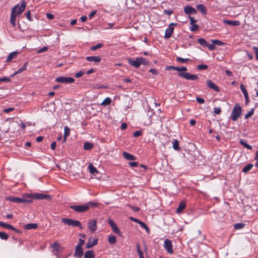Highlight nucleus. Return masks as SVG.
Instances as JSON below:
<instances>
[{
    "instance_id": "17",
    "label": "nucleus",
    "mask_w": 258,
    "mask_h": 258,
    "mask_svg": "<svg viewBox=\"0 0 258 258\" xmlns=\"http://www.w3.org/2000/svg\"><path fill=\"white\" fill-rule=\"evenodd\" d=\"M97 242L98 239L97 238H94L92 240L89 239L86 244V247L87 248H90L93 247L94 245H96L97 244Z\"/></svg>"
},
{
    "instance_id": "41",
    "label": "nucleus",
    "mask_w": 258,
    "mask_h": 258,
    "mask_svg": "<svg viewBox=\"0 0 258 258\" xmlns=\"http://www.w3.org/2000/svg\"><path fill=\"white\" fill-rule=\"evenodd\" d=\"M138 224H139L143 228L145 229L148 233L149 232V229L147 225L144 222L140 220Z\"/></svg>"
},
{
    "instance_id": "35",
    "label": "nucleus",
    "mask_w": 258,
    "mask_h": 258,
    "mask_svg": "<svg viewBox=\"0 0 258 258\" xmlns=\"http://www.w3.org/2000/svg\"><path fill=\"white\" fill-rule=\"evenodd\" d=\"M93 147V144L89 142H86L84 144V148L86 150H91Z\"/></svg>"
},
{
    "instance_id": "25",
    "label": "nucleus",
    "mask_w": 258,
    "mask_h": 258,
    "mask_svg": "<svg viewBox=\"0 0 258 258\" xmlns=\"http://www.w3.org/2000/svg\"><path fill=\"white\" fill-rule=\"evenodd\" d=\"M70 133V129L68 126H65L64 128V135L63 142L66 141L67 137L69 136Z\"/></svg>"
},
{
    "instance_id": "22",
    "label": "nucleus",
    "mask_w": 258,
    "mask_h": 258,
    "mask_svg": "<svg viewBox=\"0 0 258 258\" xmlns=\"http://www.w3.org/2000/svg\"><path fill=\"white\" fill-rule=\"evenodd\" d=\"M186 207V204L185 202L182 201L180 202L178 208L176 209V213H180L182 210L184 209Z\"/></svg>"
},
{
    "instance_id": "51",
    "label": "nucleus",
    "mask_w": 258,
    "mask_h": 258,
    "mask_svg": "<svg viewBox=\"0 0 258 258\" xmlns=\"http://www.w3.org/2000/svg\"><path fill=\"white\" fill-rule=\"evenodd\" d=\"M252 49L254 52L255 55V59L258 60V47L253 46Z\"/></svg>"
},
{
    "instance_id": "15",
    "label": "nucleus",
    "mask_w": 258,
    "mask_h": 258,
    "mask_svg": "<svg viewBox=\"0 0 258 258\" xmlns=\"http://www.w3.org/2000/svg\"><path fill=\"white\" fill-rule=\"evenodd\" d=\"M83 255V250L82 247L76 246L74 256L78 258H81Z\"/></svg>"
},
{
    "instance_id": "16",
    "label": "nucleus",
    "mask_w": 258,
    "mask_h": 258,
    "mask_svg": "<svg viewBox=\"0 0 258 258\" xmlns=\"http://www.w3.org/2000/svg\"><path fill=\"white\" fill-rule=\"evenodd\" d=\"M207 85L209 88L214 90L216 92H218L220 91L219 87L211 80H208L207 81Z\"/></svg>"
},
{
    "instance_id": "4",
    "label": "nucleus",
    "mask_w": 258,
    "mask_h": 258,
    "mask_svg": "<svg viewBox=\"0 0 258 258\" xmlns=\"http://www.w3.org/2000/svg\"><path fill=\"white\" fill-rule=\"evenodd\" d=\"M26 6V3L24 1L22 0L21 2V5L17 4L15 5L12 9L11 12H14V14L20 15L25 10Z\"/></svg>"
},
{
    "instance_id": "37",
    "label": "nucleus",
    "mask_w": 258,
    "mask_h": 258,
    "mask_svg": "<svg viewBox=\"0 0 258 258\" xmlns=\"http://www.w3.org/2000/svg\"><path fill=\"white\" fill-rule=\"evenodd\" d=\"M137 251L139 255V258H144L143 253L140 249V246L139 243L137 244Z\"/></svg>"
},
{
    "instance_id": "44",
    "label": "nucleus",
    "mask_w": 258,
    "mask_h": 258,
    "mask_svg": "<svg viewBox=\"0 0 258 258\" xmlns=\"http://www.w3.org/2000/svg\"><path fill=\"white\" fill-rule=\"evenodd\" d=\"M176 60L177 61L180 62L181 63H185L187 61L189 60V58H183L179 56H177L176 57Z\"/></svg>"
},
{
    "instance_id": "39",
    "label": "nucleus",
    "mask_w": 258,
    "mask_h": 258,
    "mask_svg": "<svg viewBox=\"0 0 258 258\" xmlns=\"http://www.w3.org/2000/svg\"><path fill=\"white\" fill-rule=\"evenodd\" d=\"M27 66L28 62H26L24 63L22 67L18 69V70L17 71V73L20 74L23 71H25L27 69Z\"/></svg>"
},
{
    "instance_id": "63",
    "label": "nucleus",
    "mask_w": 258,
    "mask_h": 258,
    "mask_svg": "<svg viewBox=\"0 0 258 258\" xmlns=\"http://www.w3.org/2000/svg\"><path fill=\"white\" fill-rule=\"evenodd\" d=\"M48 49V47L47 46H44L43 47V48L39 49L38 51H37V53H42V52H43L46 50H47Z\"/></svg>"
},
{
    "instance_id": "38",
    "label": "nucleus",
    "mask_w": 258,
    "mask_h": 258,
    "mask_svg": "<svg viewBox=\"0 0 258 258\" xmlns=\"http://www.w3.org/2000/svg\"><path fill=\"white\" fill-rule=\"evenodd\" d=\"M0 226L7 228V229H11V228H13L12 225L7 224V223H4L2 221H0Z\"/></svg>"
},
{
    "instance_id": "59",
    "label": "nucleus",
    "mask_w": 258,
    "mask_h": 258,
    "mask_svg": "<svg viewBox=\"0 0 258 258\" xmlns=\"http://www.w3.org/2000/svg\"><path fill=\"white\" fill-rule=\"evenodd\" d=\"M188 18L190 20V24L193 25L195 24V23L197 22V20H195L193 17L189 16Z\"/></svg>"
},
{
    "instance_id": "29",
    "label": "nucleus",
    "mask_w": 258,
    "mask_h": 258,
    "mask_svg": "<svg viewBox=\"0 0 258 258\" xmlns=\"http://www.w3.org/2000/svg\"><path fill=\"white\" fill-rule=\"evenodd\" d=\"M253 167V164L251 163H249L246 164L242 169V172L244 173H247L249 171H250Z\"/></svg>"
},
{
    "instance_id": "64",
    "label": "nucleus",
    "mask_w": 258,
    "mask_h": 258,
    "mask_svg": "<svg viewBox=\"0 0 258 258\" xmlns=\"http://www.w3.org/2000/svg\"><path fill=\"white\" fill-rule=\"evenodd\" d=\"M196 101L199 103V104H203L205 102V100L203 98H200V97H197L196 98Z\"/></svg>"
},
{
    "instance_id": "9",
    "label": "nucleus",
    "mask_w": 258,
    "mask_h": 258,
    "mask_svg": "<svg viewBox=\"0 0 258 258\" xmlns=\"http://www.w3.org/2000/svg\"><path fill=\"white\" fill-rule=\"evenodd\" d=\"M172 247L171 241L166 239L164 242V247L168 253L172 254L173 252Z\"/></svg>"
},
{
    "instance_id": "5",
    "label": "nucleus",
    "mask_w": 258,
    "mask_h": 258,
    "mask_svg": "<svg viewBox=\"0 0 258 258\" xmlns=\"http://www.w3.org/2000/svg\"><path fill=\"white\" fill-rule=\"evenodd\" d=\"M61 221L64 224L69 226L78 227L81 229L83 228L81 222L78 220H73L70 218H62Z\"/></svg>"
},
{
    "instance_id": "10",
    "label": "nucleus",
    "mask_w": 258,
    "mask_h": 258,
    "mask_svg": "<svg viewBox=\"0 0 258 258\" xmlns=\"http://www.w3.org/2000/svg\"><path fill=\"white\" fill-rule=\"evenodd\" d=\"M108 224H109L110 226L111 227L112 231L116 234H118V235H121V233L120 232V230L118 228L116 224L113 222V220L111 219L108 220Z\"/></svg>"
},
{
    "instance_id": "36",
    "label": "nucleus",
    "mask_w": 258,
    "mask_h": 258,
    "mask_svg": "<svg viewBox=\"0 0 258 258\" xmlns=\"http://www.w3.org/2000/svg\"><path fill=\"white\" fill-rule=\"evenodd\" d=\"M172 147L175 150H179V142L177 140H174L173 141L172 143Z\"/></svg>"
},
{
    "instance_id": "54",
    "label": "nucleus",
    "mask_w": 258,
    "mask_h": 258,
    "mask_svg": "<svg viewBox=\"0 0 258 258\" xmlns=\"http://www.w3.org/2000/svg\"><path fill=\"white\" fill-rule=\"evenodd\" d=\"M84 73H85L83 71H80L75 74V77L77 78H79L82 77L84 74Z\"/></svg>"
},
{
    "instance_id": "49",
    "label": "nucleus",
    "mask_w": 258,
    "mask_h": 258,
    "mask_svg": "<svg viewBox=\"0 0 258 258\" xmlns=\"http://www.w3.org/2000/svg\"><path fill=\"white\" fill-rule=\"evenodd\" d=\"M11 79L9 77H4L0 78V82H10Z\"/></svg>"
},
{
    "instance_id": "47",
    "label": "nucleus",
    "mask_w": 258,
    "mask_h": 258,
    "mask_svg": "<svg viewBox=\"0 0 258 258\" xmlns=\"http://www.w3.org/2000/svg\"><path fill=\"white\" fill-rule=\"evenodd\" d=\"M0 238L2 239L7 240L9 238V235L5 232H0Z\"/></svg>"
},
{
    "instance_id": "56",
    "label": "nucleus",
    "mask_w": 258,
    "mask_h": 258,
    "mask_svg": "<svg viewBox=\"0 0 258 258\" xmlns=\"http://www.w3.org/2000/svg\"><path fill=\"white\" fill-rule=\"evenodd\" d=\"M142 132L141 131H137L134 133L133 136L134 137H138L141 136Z\"/></svg>"
},
{
    "instance_id": "28",
    "label": "nucleus",
    "mask_w": 258,
    "mask_h": 258,
    "mask_svg": "<svg viewBox=\"0 0 258 258\" xmlns=\"http://www.w3.org/2000/svg\"><path fill=\"white\" fill-rule=\"evenodd\" d=\"M37 227V224L35 223H30L25 225L24 226L25 229L30 230L33 229H36Z\"/></svg>"
},
{
    "instance_id": "26",
    "label": "nucleus",
    "mask_w": 258,
    "mask_h": 258,
    "mask_svg": "<svg viewBox=\"0 0 258 258\" xmlns=\"http://www.w3.org/2000/svg\"><path fill=\"white\" fill-rule=\"evenodd\" d=\"M95 254L93 250H87L84 255V258H94Z\"/></svg>"
},
{
    "instance_id": "14",
    "label": "nucleus",
    "mask_w": 258,
    "mask_h": 258,
    "mask_svg": "<svg viewBox=\"0 0 258 258\" xmlns=\"http://www.w3.org/2000/svg\"><path fill=\"white\" fill-rule=\"evenodd\" d=\"M8 200L12 202L15 203H25V202H29L25 200H23L22 198L15 197H9L8 198Z\"/></svg>"
},
{
    "instance_id": "7",
    "label": "nucleus",
    "mask_w": 258,
    "mask_h": 258,
    "mask_svg": "<svg viewBox=\"0 0 258 258\" xmlns=\"http://www.w3.org/2000/svg\"><path fill=\"white\" fill-rule=\"evenodd\" d=\"M75 81L72 77H59L55 79V82L64 84H71Z\"/></svg>"
},
{
    "instance_id": "52",
    "label": "nucleus",
    "mask_w": 258,
    "mask_h": 258,
    "mask_svg": "<svg viewBox=\"0 0 258 258\" xmlns=\"http://www.w3.org/2000/svg\"><path fill=\"white\" fill-rule=\"evenodd\" d=\"M207 47L209 48V49L210 50H211V51L215 50V48H216V47H215V46L213 42H212V44H209V43H208V46H207Z\"/></svg>"
},
{
    "instance_id": "23",
    "label": "nucleus",
    "mask_w": 258,
    "mask_h": 258,
    "mask_svg": "<svg viewBox=\"0 0 258 258\" xmlns=\"http://www.w3.org/2000/svg\"><path fill=\"white\" fill-rule=\"evenodd\" d=\"M31 194H25V195H23V198H22L23 199V200H25L26 201H30V202H25V203H30L32 202V200L33 199H34V198L33 197L30 196V195Z\"/></svg>"
},
{
    "instance_id": "62",
    "label": "nucleus",
    "mask_w": 258,
    "mask_h": 258,
    "mask_svg": "<svg viewBox=\"0 0 258 258\" xmlns=\"http://www.w3.org/2000/svg\"><path fill=\"white\" fill-rule=\"evenodd\" d=\"M85 244V241L82 239H79V243L76 246H79L81 247H82V246H83Z\"/></svg>"
},
{
    "instance_id": "18",
    "label": "nucleus",
    "mask_w": 258,
    "mask_h": 258,
    "mask_svg": "<svg viewBox=\"0 0 258 258\" xmlns=\"http://www.w3.org/2000/svg\"><path fill=\"white\" fill-rule=\"evenodd\" d=\"M86 60L88 61L99 62L101 60V57L100 56H87L86 57Z\"/></svg>"
},
{
    "instance_id": "11",
    "label": "nucleus",
    "mask_w": 258,
    "mask_h": 258,
    "mask_svg": "<svg viewBox=\"0 0 258 258\" xmlns=\"http://www.w3.org/2000/svg\"><path fill=\"white\" fill-rule=\"evenodd\" d=\"M88 228L91 233H94L97 229V221L96 220H91L88 221Z\"/></svg>"
},
{
    "instance_id": "31",
    "label": "nucleus",
    "mask_w": 258,
    "mask_h": 258,
    "mask_svg": "<svg viewBox=\"0 0 258 258\" xmlns=\"http://www.w3.org/2000/svg\"><path fill=\"white\" fill-rule=\"evenodd\" d=\"M198 42L203 47H207L208 46V42L204 38L198 39Z\"/></svg>"
},
{
    "instance_id": "33",
    "label": "nucleus",
    "mask_w": 258,
    "mask_h": 258,
    "mask_svg": "<svg viewBox=\"0 0 258 258\" xmlns=\"http://www.w3.org/2000/svg\"><path fill=\"white\" fill-rule=\"evenodd\" d=\"M108 242L111 244H114L116 242V236L114 235H110L108 237Z\"/></svg>"
},
{
    "instance_id": "12",
    "label": "nucleus",
    "mask_w": 258,
    "mask_h": 258,
    "mask_svg": "<svg viewBox=\"0 0 258 258\" xmlns=\"http://www.w3.org/2000/svg\"><path fill=\"white\" fill-rule=\"evenodd\" d=\"M184 12L185 14L190 16L191 14H196L197 10L193 7L189 6V5L186 6L184 9Z\"/></svg>"
},
{
    "instance_id": "30",
    "label": "nucleus",
    "mask_w": 258,
    "mask_h": 258,
    "mask_svg": "<svg viewBox=\"0 0 258 258\" xmlns=\"http://www.w3.org/2000/svg\"><path fill=\"white\" fill-rule=\"evenodd\" d=\"M239 143L243 145L245 148H246L248 150H251L252 149V146L248 144L244 140H240L239 141Z\"/></svg>"
},
{
    "instance_id": "34",
    "label": "nucleus",
    "mask_w": 258,
    "mask_h": 258,
    "mask_svg": "<svg viewBox=\"0 0 258 258\" xmlns=\"http://www.w3.org/2000/svg\"><path fill=\"white\" fill-rule=\"evenodd\" d=\"M111 103V99L109 97H107L103 101L101 104L103 106H107L110 105Z\"/></svg>"
},
{
    "instance_id": "55",
    "label": "nucleus",
    "mask_w": 258,
    "mask_h": 258,
    "mask_svg": "<svg viewBox=\"0 0 258 258\" xmlns=\"http://www.w3.org/2000/svg\"><path fill=\"white\" fill-rule=\"evenodd\" d=\"M191 25L192 26L190 29L191 31H195L199 29V26L197 24H193Z\"/></svg>"
},
{
    "instance_id": "27",
    "label": "nucleus",
    "mask_w": 258,
    "mask_h": 258,
    "mask_svg": "<svg viewBox=\"0 0 258 258\" xmlns=\"http://www.w3.org/2000/svg\"><path fill=\"white\" fill-rule=\"evenodd\" d=\"M17 54L18 52L17 51H13L10 53L7 58L6 61L9 62L11 61L12 59L14 58Z\"/></svg>"
},
{
    "instance_id": "21",
    "label": "nucleus",
    "mask_w": 258,
    "mask_h": 258,
    "mask_svg": "<svg viewBox=\"0 0 258 258\" xmlns=\"http://www.w3.org/2000/svg\"><path fill=\"white\" fill-rule=\"evenodd\" d=\"M197 9L198 11H200L203 14H207V9L206 7L203 4H199L197 6Z\"/></svg>"
},
{
    "instance_id": "53",
    "label": "nucleus",
    "mask_w": 258,
    "mask_h": 258,
    "mask_svg": "<svg viewBox=\"0 0 258 258\" xmlns=\"http://www.w3.org/2000/svg\"><path fill=\"white\" fill-rule=\"evenodd\" d=\"M166 69H173L174 70L178 71L180 73V67H176L174 66H168L166 68Z\"/></svg>"
},
{
    "instance_id": "8",
    "label": "nucleus",
    "mask_w": 258,
    "mask_h": 258,
    "mask_svg": "<svg viewBox=\"0 0 258 258\" xmlns=\"http://www.w3.org/2000/svg\"><path fill=\"white\" fill-rule=\"evenodd\" d=\"M177 25L176 23H170L168 28L166 29L165 32L164 38L165 39H168L171 37L172 34L174 31V27L173 26H176Z\"/></svg>"
},
{
    "instance_id": "19",
    "label": "nucleus",
    "mask_w": 258,
    "mask_h": 258,
    "mask_svg": "<svg viewBox=\"0 0 258 258\" xmlns=\"http://www.w3.org/2000/svg\"><path fill=\"white\" fill-rule=\"evenodd\" d=\"M122 154L123 157L126 160H135L136 159V157L135 156L127 152H123Z\"/></svg>"
},
{
    "instance_id": "48",
    "label": "nucleus",
    "mask_w": 258,
    "mask_h": 258,
    "mask_svg": "<svg viewBox=\"0 0 258 258\" xmlns=\"http://www.w3.org/2000/svg\"><path fill=\"white\" fill-rule=\"evenodd\" d=\"M197 69L199 70H204L208 69V66L206 64H200L197 66Z\"/></svg>"
},
{
    "instance_id": "2",
    "label": "nucleus",
    "mask_w": 258,
    "mask_h": 258,
    "mask_svg": "<svg viewBox=\"0 0 258 258\" xmlns=\"http://www.w3.org/2000/svg\"><path fill=\"white\" fill-rule=\"evenodd\" d=\"M128 63L132 66L138 68L141 64H146L148 63V61L146 59L142 57H139L136 58L135 60H132V59H128Z\"/></svg>"
},
{
    "instance_id": "46",
    "label": "nucleus",
    "mask_w": 258,
    "mask_h": 258,
    "mask_svg": "<svg viewBox=\"0 0 258 258\" xmlns=\"http://www.w3.org/2000/svg\"><path fill=\"white\" fill-rule=\"evenodd\" d=\"M254 109H251L247 114L245 115L244 118L245 119H247L249 117H251L254 113Z\"/></svg>"
},
{
    "instance_id": "42",
    "label": "nucleus",
    "mask_w": 258,
    "mask_h": 258,
    "mask_svg": "<svg viewBox=\"0 0 258 258\" xmlns=\"http://www.w3.org/2000/svg\"><path fill=\"white\" fill-rule=\"evenodd\" d=\"M245 226V224L241 223H238L234 225V228L235 229H241Z\"/></svg>"
},
{
    "instance_id": "58",
    "label": "nucleus",
    "mask_w": 258,
    "mask_h": 258,
    "mask_svg": "<svg viewBox=\"0 0 258 258\" xmlns=\"http://www.w3.org/2000/svg\"><path fill=\"white\" fill-rule=\"evenodd\" d=\"M214 112L216 114H219L221 112V108L220 107H215L214 108Z\"/></svg>"
},
{
    "instance_id": "43",
    "label": "nucleus",
    "mask_w": 258,
    "mask_h": 258,
    "mask_svg": "<svg viewBox=\"0 0 258 258\" xmlns=\"http://www.w3.org/2000/svg\"><path fill=\"white\" fill-rule=\"evenodd\" d=\"M52 247L55 251H59L60 244L57 242H54L52 245Z\"/></svg>"
},
{
    "instance_id": "60",
    "label": "nucleus",
    "mask_w": 258,
    "mask_h": 258,
    "mask_svg": "<svg viewBox=\"0 0 258 258\" xmlns=\"http://www.w3.org/2000/svg\"><path fill=\"white\" fill-rule=\"evenodd\" d=\"M14 110V108L13 107H9L8 108H5L3 110V111L6 113H9L11 111H12Z\"/></svg>"
},
{
    "instance_id": "6",
    "label": "nucleus",
    "mask_w": 258,
    "mask_h": 258,
    "mask_svg": "<svg viewBox=\"0 0 258 258\" xmlns=\"http://www.w3.org/2000/svg\"><path fill=\"white\" fill-rule=\"evenodd\" d=\"M178 76L188 80L194 81L199 79L197 75L190 74L189 73L180 72L178 73Z\"/></svg>"
},
{
    "instance_id": "57",
    "label": "nucleus",
    "mask_w": 258,
    "mask_h": 258,
    "mask_svg": "<svg viewBox=\"0 0 258 258\" xmlns=\"http://www.w3.org/2000/svg\"><path fill=\"white\" fill-rule=\"evenodd\" d=\"M26 16L27 18L30 21H32V18L31 16L30 11H28L26 13Z\"/></svg>"
},
{
    "instance_id": "13",
    "label": "nucleus",
    "mask_w": 258,
    "mask_h": 258,
    "mask_svg": "<svg viewBox=\"0 0 258 258\" xmlns=\"http://www.w3.org/2000/svg\"><path fill=\"white\" fill-rule=\"evenodd\" d=\"M30 196L33 197L34 198V199H38V200L50 199V196L49 195L41 194V193H35V194H31L30 195Z\"/></svg>"
},
{
    "instance_id": "40",
    "label": "nucleus",
    "mask_w": 258,
    "mask_h": 258,
    "mask_svg": "<svg viewBox=\"0 0 258 258\" xmlns=\"http://www.w3.org/2000/svg\"><path fill=\"white\" fill-rule=\"evenodd\" d=\"M240 88L242 92L243 93L244 97H247L248 95V92L246 89L244 87V86L243 84H241L240 86Z\"/></svg>"
},
{
    "instance_id": "1",
    "label": "nucleus",
    "mask_w": 258,
    "mask_h": 258,
    "mask_svg": "<svg viewBox=\"0 0 258 258\" xmlns=\"http://www.w3.org/2000/svg\"><path fill=\"white\" fill-rule=\"evenodd\" d=\"M97 206V203L92 202H89L85 205H72L70 207V208L71 209L74 210L76 212L82 213L88 211L90 207H95Z\"/></svg>"
},
{
    "instance_id": "24",
    "label": "nucleus",
    "mask_w": 258,
    "mask_h": 258,
    "mask_svg": "<svg viewBox=\"0 0 258 258\" xmlns=\"http://www.w3.org/2000/svg\"><path fill=\"white\" fill-rule=\"evenodd\" d=\"M224 22L228 25L233 26H239L240 24L238 21L225 20Z\"/></svg>"
},
{
    "instance_id": "3",
    "label": "nucleus",
    "mask_w": 258,
    "mask_h": 258,
    "mask_svg": "<svg viewBox=\"0 0 258 258\" xmlns=\"http://www.w3.org/2000/svg\"><path fill=\"white\" fill-rule=\"evenodd\" d=\"M241 115V107L240 105L237 103L235 105L233 108L232 113L231 114V118L234 121H236L238 118Z\"/></svg>"
},
{
    "instance_id": "50",
    "label": "nucleus",
    "mask_w": 258,
    "mask_h": 258,
    "mask_svg": "<svg viewBox=\"0 0 258 258\" xmlns=\"http://www.w3.org/2000/svg\"><path fill=\"white\" fill-rule=\"evenodd\" d=\"M212 41L214 44L215 45H217L218 46H221L223 44V43L219 40H212Z\"/></svg>"
},
{
    "instance_id": "32",
    "label": "nucleus",
    "mask_w": 258,
    "mask_h": 258,
    "mask_svg": "<svg viewBox=\"0 0 258 258\" xmlns=\"http://www.w3.org/2000/svg\"><path fill=\"white\" fill-rule=\"evenodd\" d=\"M88 168L89 169L90 172L92 174H94L95 173H98V171L96 167H95L92 164H90Z\"/></svg>"
},
{
    "instance_id": "20",
    "label": "nucleus",
    "mask_w": 258,
    "mask_h": 258,
    "mask_svg": "<svg viewBox=\"0 0 258 258\" xmlns=\"http://www.w3.org/2000/svg\"><path fill=\"white\" fill-rule=\"evenodd\" d=\"M18 16V15L14 14V12H11V17H10V22L11 24L15 27L16 26V20L17 17Z\"/></svg>"
},
{
    "instance_id": "45",
    "label": "nucleus",
    "mask_w": 258,
    "mask_h": 258,
    "mask_svg": "<svg viewBox=\"0 0 258 258\" xmlns=\"http://www.w3.org/2000/svg\"><path fill=\"white\" fill-rule=\"evenodd\" d=\"M103 44L102 43H98L96 45L93 46L91 47V50L92 51H94L97 50L98 48H101L103 47Z\"/></svg>"
},
{
    "instance_id": "61",
    "label": "nucleus",
    "mask_w": 258,
    "mask_h": 258,
    "mask_svg": "<svg viewBox=\"0 0 258 258\" xmlns=\"http://www.w3.org/2000/svg\"><path fill=\"white\" fill-rule=\"evenodd\" d=\"M129 165L133 167H137L139 165V163L138 162H131L129 163Z\"/></svg>"
}]
</instances>
